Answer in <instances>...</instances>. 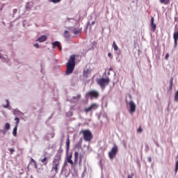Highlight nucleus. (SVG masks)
Listing matches in <instances>:
<instances>
[{"label":"nucleus","instance_id":"35","mask_svg":"<svg viewBox=\"0 0 178 178\" xmlns=\"http://www.w3.org/2000/svg\"><path fill=\"white\" fill-rule=\"evenodd\" d=\"M34 47H35V48H40V45L38 44V43L35 44Z\"/></svg>","mask_w":178,"mask_h":178},{"label":"nucleus","instance_id":"38","mask_svg":"<svg viewBox=\"0 0 178 178\" xmlns=\"http://www.w3.org/2000/svg\"><path fill=\"white\" fill-rule=\"evenodd\" d=\"M108 56L109 58H112V54L108 53Z\"/></svg>","mask_w":178,"mask_h":178},{"label":"nucleus","instance_id":"22","mask_svg":"<svg viewBox=\"0 0 178 178\" xmlns=\"http://www.w3.org/2000/svg\"><path fill=\"white\" fill-rule=\"evenodd\" d=\"M4 129L6 130H9V129H10V124H9L8 122L6 123Z\"/></svg>","mask_w":178,"mask_h":178},{"label":"nucleus","instance_id":"32","mask_svg":"<svg viewBox=\"0 0 178 178\" xmlns=\"http://www.w3.org/2000/svg\"><path fill=\"white\" fill-rule=\"evenodd\" d=\"M67 34H69V31H65L64 35H65V37H66V38H67V37H69V35Z\"/></svg>","mask_w":178,"mask_h":178},{"label":"nucleus","instance_id":"20","mask_svg":"<svg viewBox=\"0 0 178 178\" xmlns=\"http://www.w3.org/2000/svg\"><path fill=\"white\" fill-rule=\"evenodd\" d=\"M73 33L74 34H80V33H81V30H80L79 29H74L73 30Z\"/></svg>","mask_w":178,"mask_h":178},{"label":"nucleus","instance_id":"25","mask_svg":"<svg viewBox=\"0 0 178 178\" xmlns=\"http://www.w3.org/2000/svg\"><path fill=\"white\" fill-rule=\"evenodd\" d=\"M175 102H178V90L176 92L175 95Z\"/></svg>","mask_w":178,"mask_h":178},{"label":"nucleus","instance_id":"27","mask_svg":"<svg viewBox=\"0 0 178 178\" xmlns=\"http://www.w3.org/2000/svg\"><path fill=\"white\" fill-rule=\"evenodd\" d=\"M178 171V160L176 161L175 163V173H177Z\"/></svg>","mask_w":178,"mask_h":178},{"label":"nucleus","instance_id":"21","mask_svg":"<svg viewBox=\"0 0 178 178\" xmlns=\"http://www.w3.org/2000/svg\"><path fill=\"white\" fill-rule=\"evenodd\" d=\"M88 73H89L88 70H83V77H86V79H87V77H88Z\"/></svg>","mask_w":178,"mask_h":178},{"label":"nucleus","instance_id":"24","mask_svg":"<svg viewBox=\"0 0 178 178\" xmlns=\"http://www.w3.org/2000/svg\"><path fill=\"white\" fill-rule=\"evenodd\" d=\"M15 126L18 127L19 126V122H20V120L19 119V118H15Z\"/></svg>","mask_w":178,"mask_h":178},{"label":"nucleus","instance_id":"19","mask_svg":"<svg viewBox=\"0 0 178 178\" xmlns=\"http://www.w3.org/2000/svg\"><path fill=\"white\" fill-rule=\"evenodd\" d=\"M67 162L70 163V165H73V161L72 160V155L67 157Z\"/></svg>","mask_w":178,"mask_h":178},{"label":"nucleus","instance_id":"7","mask_svg":"<svg viewBox=\"0 0 178 178\" xmlns=\"http://www.w3.org/2000/svg\"><path fill=\"white\" fill-rule=\"evenodd\" d=\"M97 109H98V105L97 103H93L88 108H85L84 112L88 113V112H91V111H95Z\"/></svg>","mask_w":178,"mask_h":178},{"label":"nucleus","instance_id":"14","mask_svg":"<svg viewBox=\"0 0 178 178\" xmlns=\"http://www.w3.org/2000/svg\"><path fill=\"white\" fill-rule=\"evenodd\" d=\"M66 146H67V152H69V149L70 148V139L67 137L66 140Z\"/></svg>","mask_w":178,"mask_h":178},{"label":"nucleus","instance_id":"10","mask_svg":"<svg viewBox=\"0 0 178 178\" xmlns=\"http://www.w3.org/2000/svg\"><path fill=\"white\" fill-rule=\"evenodd\" d=\"M52 45L54 49L56 48L57 47L59 50L62 51V46H60V42L56 41L52 42Z\"/></svg>","mask_w":178,"mask_h":178},{"label":"nucleus","instance_id":"36","mask_svg":"<svg viewBox=\"0 0 178 178\" xmlns=\"http://www.w3.org/2000/svg\"><path fill=\"white\" fill-rule=\"evenodd\" d=\"M9 151L10 154H13V152H15L14 149H9Z\"/></svg>","mask_w":178,"mask_h":178},{"label":"nucleus","instance_id":"23","mask_svg":"<svg viewBox=\"0 0 178 178\" xmlns=\"http://www.w3.org/2000/svg\"><path fill=\"white\" fill-rule=\"evenodd\" d=\"M173 87V78H171L170 80V89L172 90Z\"/></svg>","mask_w":178,"mask_h":178},{"label":"nucleus","instance_id":"37","mask_svg":"<svg viewBox=\"0 0 178 178\" xmlns=\"http://www.w3.org/2000/svg\"><path fill=\"white\" fill-rule=\"evenodd\" d=\"M147 159H148V161H149V162H152V159L151 157H148Z\"/></svg>","mask_w":178,"mask_h":178},{"label":"nucleus","instance_id":"26","mask_svg":"<svg viewBox=\"0 0 178 178\" xmlns=\"http://www.w3.org/2000/svg\"><path fill=\"white\" fill-rule=\"evenodd\" d=\"M6 104L3 105V108H9V100H6Z\"/></svg>","mask_w":178,"mask_h":178},{"label":"nucleus","instance_id":"3","mask_svg":"<svg viewBox=\"0 0 178 178\" xmlns=\"http://www.w3.org/2000/svg\"><path fill=\"white\" fill-rule=\"evenodd\" d=\"M80 134H83V139L85 140V141L90 142L92 140V137H93L92 134L90 130L88 129L82 130L81 131Z\"/></svg>","mask_w":178,"mask_h":178},{"label":"nucleus","instance_id":"28","mask_svg":"<svg viewBox=\"0 0 178 178\" xmlns=\"http://www.w3.org/2000/svg\"><path fill=\"white\" fill-rule=\"evenodd\" d=\"M83 156L82 154L79 155V163H81V162H83Z\"/></svg>","mask_w":178,"mask_h":178},{"label":"nucleus","instance_id":"15","mask_svg":"<svg viewBox=\"0 0 178 178\" xmlns=\"http://www.w3.org/2000/svg\"><path fill=\"white\" fill-rule=\"evenodd\" d=\"M79 162V152H74V163H78Z\"/></svg>","mask_w":178,"mask_h":178},{"label":"nucleus","instance_id":"18","mask_svg":"<svg viewBox=\"0 0 178 178\" xmlns=\"http://www.w3.org/2000/svg\"><path fill=\"white\" fill-rule=\"evenodd\" d=\"M113 48L114 51H118V49H119V47H118V44H116V42L115 41H114L113 42Z\"/></svg>","mask_w":178,"mask_h":178},{"label":"nucleus","instance_id":"16","mask_svg":"<svg viewBox=\"0 0 178 178\" xmlns=\"http://www.w3.org/2000/svg\"><path fill=\"white\" fill-rule=\"evenodd\" d=\"M159 1L163 5H169L170 3V0H159Z\"/></svg>","mask_w":178,"mask_h":178},{"label":"nucleus","instance_id":"13","mask_svg":"<svg viewBox=\"0 0 178 178\" xmlns=\"http://www.w3.org/2000/svg\"><path fill=\"white\" fill-rule=\"evenodd\" d=\"M47 36L46 35H42L39 38L36 40L38 42H44V41L47 40Z\"/></svg>","mask_w":178,"mask_h":178},{"label":"nucleus","instance_id":"5","mask_svg":"<svg viewBox=\"0 0 178 178\" xmlns=\"http://www.w3.org/2000/svg\"><path fill=\"white\" fill-rule=\"evenodd\" d=\"M118 152H119V147L118 145H114V146L112 147L111 150L108 152V156L111 161L116 158V155H118Z\"/></svg>","mask_w":178,"mask_h":178},{"label":"nucleus","instance_id":"29","mask_svg":"<svg viewBox=\"0 0 178 178\" xmlns=\"http://www.w3.org/2000/svg\"><path fill=\"white\" fill-rule=\"evenodd\" d=\"M81 97V95H78L77 96L74 97L73 99H80Z\"/></svg>","mask_w":178,"mask_h":178},{"label":"nucleus","instance_id":"11","mask_svg":"<svg viewBox=\"0 0 178 178\" xmlns=\"http://www.w3.org/2000/svg\"><path fill=\"white\" fill-rule=\"evenodd\" d=\"M154 17H151V27L153 31H155V30H156V24L155 23H154Z\"/></svg>","mask_w":178,"mask_h":178},{"label":"nucleus","instance_id":"42","mask_svg":"<svg viewBox=\"0 0 178 178\" xmlns=\"http://www.w3.org/2000/svg\"><path fill=\"white\" fill-rule=\"evenodd\" d=\"M2 58V54H1V53H0V59H1Z\"/></svg>","mask_w":178,"mask_h":178},{"label":"nucleus","instance_id":"31","mask_svg":"<svg viewBox=\"0 0 178 178\" xmlns=\"http://www.w3.org/2000/svg\"><path fill=\"white\" fill-rule=\"evenodd\" d=\"M138 133H143V128L141 127H139V128L137 130Z\"/></svg>","mask_w":178,"mask_h":178},{"label":"nucleus","instance_id":"33","mask_svg":"<svg viewBox=\"0 0 178 178\" xmlns=\"http://www.w3.org/2000/svg\"><path fill=\"white\" fill-rule=\"evenodd\" d=\"M53 3H58V2H60V0H51Z\"/></svg>","mask_w":178,"mask_h":178},{"label":"nucleus","instance_id":"39","mask_svg":"<svg viewBox=\"0 0 178 178\" xmlns=\"http://www.w3.org/2000/svg\"><path fill=\"white\" fill-rule=\"evenodd\" d=\"M31 162H33V163H36L35 161L33 159H31Z\"/></svg>","mask_w":178,"mask_h":178},{"label":"nucleus","instance_id":"30","mask_svg":"<svg viewBox=\"0 0 178 178\" xmlns=\"http://www.w3.org/2000/svg\"><path fill=\"white\" fill-rule=\"evenodd\" d=\"M63 150L62 149H58L57 155H62Z\"/></svg>","mask_w":178,"mask_h":178},{"label":"nucleus","instance_id":"1","mask_svg":"<svg viewBox=\"0 0 178 178\" xmlns=\"http://www.w3.org/2000/svg\"><path fill=\"white\" fill-rule=\"evenodd\" d=\"M74 67H76V55H72L67 63L66 74H72Z\"/></svg>","mask_w":178,"mask_h":178},{"label":"nucleus","instance_id":"43","mask_svg":"<svg viewBox=\"0 0 178 178\" xmlns=\"http://www.w3.org/2000/svg\"><path fill=\"white\" fill-rule=\"evenodd\" d=\"M67 163H65V165H67Z\"/></svg>","mask_w":178,"mask_h":178},{"label":"nucleus","instance_id":"8","mask_svg":"<svg viewBox=\"0 0 178 178\" xmlns=\"http://www.w3.org/2000/svg\"><path fill=\"white\" fill-rule=\"evenodd\" d=\"M173 38L175 42V47H177V41H178V29H175V32L173 33Z\"/></svg>","mask_w":178,"mask_h":178},{"label":"nucleus","instance_id":"2","mask_svg":"<svg viewBox=\"0 0 178 178\" xmlns=\"http://www.w3.org/2000/svg\"><path fill=\"white\" fill-rule=\"evenodd\" d=\"M62 156L60 154H56L54 160L52 161V168L51 172H55L56 174L58 173V170H59V167L60 166V159Z\"/></svg>","mask_w":178,"mask_h":178},{"label":"nucleus","instance_id":"6","mask_svg":"<svg viewBox=\"0 0 178 178\" xmlns=\"http://www.w3.org/2000/svg\"><path fill=\"white\" fill-rule=\"evenodd\" d=\"M98 97H99V92H98V91L97 90H90L88 92L86 95V97L90 98V99H92L94 98L97 99Z\"/></svg>","mask_w":178,"mask_h":178},{"label":"nucleus","instance_id":"9","mask_svg":"<svg viewBox=\"0 0 178 178\" xmlns=\"http://www.w3.org/2000/svg\"><path fill=\"white\" fill-rule=\"evenodd\" d=\"M129 106H130L129 113H134V112H136V104H134V102L130 101Z\"/></svg>","mask_w":178,"mask_h":178},{"label":"nucleus","instance_id":"40","mask_svg":"<svg viewBox=\"0 0 178 178\" xmlns=\"http://www.w3.org/2000/svg\"><path fill=\"white\" fill-rule=\"evenodd\" d=\"M91 24L92 26H94V24H95V21L92 22Z\"/></svg>","mask_w":178,"mask_h":178},{"label":"nucleus","instance_id":"34","mask_svg":"<svg viewBox=\"0 0 178 178\" xmlns=\"http://www.w3.org/2000/svg\"><path fill=\"white\" fill-rule=\"evenodd\" d=\"M165 59L166 60H168V59H169V53H167V54H165Z\"/></svg>","mask_w":178,"mask_h":178},{"label":"nucleus","instance_id":"41","mask_svg":"<svg viewBox=\"0 0 178 178\" xmlns=\"http://www.w3.org/2000/svg\"><path fill=\"white\" fill-rule=\"evenodd\" d=\"M127 178H133L131 175H128Z\"/></svg>","mask_w":178,"mask_h":178},{"label":"nucleus","instance_id":"4","mask_svg":"<svg viewBox=\"0 0 178 178\" xmlns=\"http://www.w3.org/2000/svg\"><path fill=\"white\" fill-rule=\"evenodd\" d=\"M97 83L99 87H101L102 90H104V88L109 84V78H101L97 80Z\"/></svg>","mask_w":178,"mask_h":178},{"label":"nucleus","instance_id":"17","mask_svg":"<svg viewBox=\"0 0 178 178\" xmlns=\"http://www.w3.org/2000/svg\"><path fill=\"white\" fill-rule=\"evenodd\" d=\"M13 135L16 137L17 136V125H15V127L13 128Z\"/></svg>","mask_w":178,"mask_h":178},{"label":"nucleus","instance_id":"12","mask_svg":"<svg viewBox=\"0 0 178 178\" xmlns=\"http://www.w3.org/2000/svg\"><path fill=\"white\" fill-rule=\"evenodd\" d=\"M40 162L42 163V165L47 166L48 165V158L45 156L43 159H41Z\"/></svg>","mask_w":178,"mask_h":178}]
</instances>
